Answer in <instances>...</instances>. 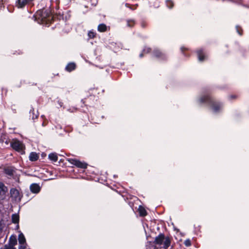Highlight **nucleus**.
Listing matches in <instances>:
<instances>
[{"label":"nucleus","mask_w":249,"mask_h":249,"mask_svg":"<svg viewBox=\"0 0 249 249\" xmlns=\"http://www.w3.org/2000/svg\"><path fill=\"white\" fill-rule=\"evenodd\" d=\"M10 194L12 197L14 198L15 200L20 201L21 196L19 194V191L16 188H12L10 190Z\"/></svg>","instance_id":"423d86ee"},{"label":"nucleus","mask_w":249,"mask_h":249,"mask_svg":"<svg viewBox=\"0 0 249 249\" xmlns=\"http://www.w3.org/2000/svg\"><path fill=\"white\" fill-rule=\"evenodd\" d=\"M150 7H153L154 8H157L160 6L158 0H148Z\"/></svg>","instance_id":"dca6fc26"},{"label":"nucleus","mask_w":249,"mask_h":249,"mask_svg":"<svg viewBox=\"0 0 249 249\" xmlns=\"http://www.w3.org/2000/svg\"><path fill=\"white\" fill-rule=\"evenodd\" d=\"M139 212L140 215L141 216H144L147 214V212L145 209L141 207V206L139 207Z\"/></svg>","instance_id":"4be33fe9"},{"label":"nucleus","mask_w":249,"mask_h":249,"mask_svg":"<svg viewBox=\"0 0 249 249\" xmlns=\"http://www.w3.org/2000/svg\"><path fill=\"white\" fill-rule=\"evenodd\" d=\"M196 53L198 60L200 62L203 61L205 59V55L203 50L202 49H199L196 51Z\"/></svg>","instance_id":"9d476101"},{"label":"nucleus","mask_w":249,"mask_h":249,"mask_svg":"<svg viewBox=\"0 0 249 249\" xmlns=\"http://www.w3.org/2000/svg\"><path fill=\"white\" fill-rule=\"evenodd\" d=\"M17 244V239L16 235H11L9 240L8 245L14 246Z\"/></svg>","instance_id":"f3484780"},{"label":"nucleus","mask_w":249,"mask_h":249,"mask_svg":"<svg viewBox=\"0 0 249 249\" xmlns=\"http://www.w3.org/2000/svg\"><path fill=\"white\" fill-rule=\"evenodd\" d=\"M164 249H167L171 245V240L169 237H165L164 240L163 242Z\"/></svg>","instance_id":"2eb2a0df"},{"label":"nucleus","mask_w":249,"mask_h":249,"mask_svg":"<svg viewBox=\"0 0 249 249\" xmlns=\"http://www.w3.org/2000/svg\"><path fill=\"white\" fill-rule=\"evenodd\" d=\"M7 191V187L3 183L0 182V196H5Z\"/></svg>","instance_id":"9b49d317"},{"label":"nucleus","mask_w":249,"mask_h":249,"mask_svg":"<svg viewBox=\"0 0 249 249\" xmlns=\"http://www.w3.org/2000/svg\"><path fill=\"white\" fill-rule=\"evenodd\" d=\"M237 97L236 95H231L229 96V98L230 99H235Z\"/></svg>","instance_id":"2f4dec72"},{"label":"nucleus","mask_w":249,"mask_h":249,"mask_svg":"<svg viewBox=\"0 0 249 249\" xmlns=\"http://www.w3.org/2000/svg\"><path fill=\"white\" fill-rule=\"evenodd\" d=\"M10 145L13 149L17 151L22 152L24 149V145L19 141H15L10 143Z\"/></svg>","instance_id":"20e7f679"},{"label":"nucleus","mask_w":249,"mask_h":249,"mask_svg":"<svg viewBox=\"0 0 249 249\" xmlns=\"http://www.w3.org/2000/svg\"><path fill=\"white\" fill-rule=\"evenodd\" d=\"M184 244L186 247H190L191 245V240L189 239L185 240Z\"/></svg>","instance_id":"a878e982"},{"label":"nucleus","mask_w":249,"mask_h":249,"mask_svg":"<svg viewBox=\"0 0 249 249\" xmlns=\"http://www.w3.org/2000/svg\"><path fill=\"white\" fill-rule=\"evenodd\" d=\"M35 20L39 24H48L51 22L53 17L50 9H42L38 10L34 16Z\"/></svg>","instance_id":"f03ea898"},{"label":"nucleus","mask_w":249,"mask_h":249,"mask_svg":"<svg viewBox=\"0 0 249 249\" xmlns=\"http://www.w3.org/2000/svg\"><path fill=\"white\" fill-rule=\"evenodd\" d=\"M50 160L53 162H56L58 160V157L56 153H51L48 156Z\"/></svg>","instance_id":"6ab92c4d"},{"label":"nucleus","mask_w":249,"mask_h":249,"mask_svg":"<svg viewBox=\"0 0 249 249\" xmlns=\"http://www.w3.org/2000/svg\"><path fill=\"white\" fill-rule=\"evenodd\" d=\"M150 51H151V48H150L149 47H145L143 49L142 52L144 53H149L150 52Z\"/></svg>","instance_id":"cd10ccee"},{"label":"nucleus","mask_w":249,"mask_h":249,"mask_svg":"<svg viewBox=\"0 0 249 249\" xmlns=\"http://www.w3.org/2000/svg\"><path fill=\"white\" fill-rule=\"evenodd\" d=\"M76 68V65L73 62H71L68 64V65L65 67V70L67 71L71 72Z\"/></svg>","instance_id":"ddd939ff"},{"label":"nucleus","mask_w":249,"mask_h":249,"mask_svg":"<svg viewBox=\"0 0 249 249\" xmlns=\"http://www.w3.org/2000/svg\"><path fill=\"white\" fill-rule=\"evenodd\" d=\"M18 240L19 244H26V239L22 232L19 231L18 236Z\"/></svg>","instance_id":"f8f14e48"},{"label":"nucleus","mask_w":249,"mask_h":249,"mask_svg":"<svg viewBox=\"0 0 249 249\" xmlns=\"http://www.w3.org/2000/svg\"><path fill=\"white\" fill-rule=\"evenodd\" d=\"M175 230H177L178 231V229H175Z\"/></svg>","instance_id":"e433bc0d"},{"label":"nucleus","mask_w":249,"mask_h":249,"mask_svg":"<svg viewBox=\"0 0 249 249\" xmlns=\"http://www.w3.org/2000/svg\"><path fill=\"white\" fill-rule=\"evenodd\" d=\"M68 162L75 166L77 168L81 169H86L87 168L88 164L85 162H82L76 159H68Z\"/></svg>","instance_id":"7ed1b4c3"},{"label":"nucleus","mask_w":249,"mask_h":249,"mask_svg":"<svg viewBox=\"0 0 249 249\" xmlns=\"http://www.w3.org/2000/svg\"><path fill=\"white\" fill-rule=\"evenodd\" d=\"M26 244H20L18 247V249H25L26 248Z\"/></svg>","instance_id":"c756f323"},{"label":"nucleus","mask_w":249,"mask_h":249,"mask_svg":"<svg viewBox=\"0 0 249 249\" xmlns=\"http://www.w3.org/2000/svg\"><path fill=\"white\" fill-rule=\"evenodd\" d=\"M95 36V33L92 31H90L88 33V36L89 38H93Z\"/></svg>","instance_id":"c85d7f7f"},{"label":"nucleus","mask_w":249,"mask_h":249,"mask_svg":"<svg viewBox=\"0 0 249 249\" xmlns=\"http://www.w3.org/2000/svg\"><path fill=\"white\" fill-rule=\"evenodd\" d=\"M223 1H224V0H222Z\"/></svg>","instance_id":"ea45409f"},{"label":"nucleus","mask_w":249,"mask_h":249,"mask_svg":"<svg viewBox=\"0 0 249 249\" xmlns=\"http://www.w3.org/2000/svg\"><path fill=\"white\" fill-rule=\"evenodd\" d=\"M143 53H144L143 52L142 53H140V55H139L140 57L142 58L143 56Z\"/></svg>","instance_id":"f704fd0d"},{"label":"nucleus","mask_w":249,"mask_h":249,"mask_svg":"<svg viewBox=\"0 0 249 249\" xmlns=\"http://www.w3.org/2000/svg\"><path fill=\"white\" fill-rule=\"evenodd\" d=\"M12 222L15 224H18L19 222V215L18 214L14 213L12 215Z\"/></svg>","instance_id":"412c9836"},{"label":"nucleus","mask_w":249,"mask_h":249,"mask_svg":"<svg viewBox=\"0 0 249 249\" xmlns=\"http://www.w3.org/2000/svg\"><path fill=\"white\" fill-rule=\"evenodd\" d=\"M165 236L163 233H160L158 236H156L155 239L154 243L156 244L161 245L162 244L164 240Z\"/></svg>","instance_id":"1a4fd4ad"},{"label":"nucleus","mask_w":249,"mask_h":249,"mask_svg":"<svg viewBox=\"0 0 249 249\" xmlns=\"http://www.w3.org/2000/svg\"><path fill=\"white\" fill-rule=\"evenodd\" d=\"M29 114L30 117H31L33 120H35L36 119L39 115L38 111H36V114L35 113V109L32 107H31V109L30 110Z\"/></svg>","instance_id":"4468645a"},{"label":"nucleus","mask_w":249,"mask_h":249,"mask_svg":"<svg viewBox=\"0 0 249 249\" xmlns=\"http://www.w3.org/2000/svg\"><path fill=\"white\" fill-rule=\"evenodd\" d=\"M33 0H17L16 1V6L18 8H22L25 7L26 5L29 4Z\"/></svg>","instance_id":"0eeeda50"},{"label":"nucleus","mask_w":249,"mask_h":249,"mask_svg":"<svg viewBox=\"0 0 249 249\" xmlns=\"http://www.w3.org/2000/svg\"><path fill=\"white\" fill-rule=\"evenodd\" d=\"M5 143L7 144V143H8V142H7V141H6V142H5Z\"/></svg>","instance_id":"4c0bfd02"},{"label":"nucleus","mask_w":249,"mask_h":249,"mask_svg":"<svg viewBox=\"0 0 249 249\" xmlns=\"http://www.w3.org/2000/svg\"><path fill=\"white\" fill-rule=\"evenodd\" d=\"M4 172L8 176H12L13 175V170L12 169H5Z\"/></svg>","instance_id":"b1692460"},{"label":"nucleus","mask_w":249,"mask_h":249,"mask_svg":"<svg viewBox=\"0 0 249 249\" xmlns=\"http://www.w3.org/2000/svg\"><path fill=\"white\" fill-rule=\"evenodd\" d=\"M196 102L199 105L209 107L212 112L218 114L222 112L223 104L211 96L209 91H204L196 98Z\"/></svg>","instance_id":"f257e3e1"},{"label":"nucleus","mask_w":249,"mask_h":249,"mask_svg":"<svg viewBox=\"0 0 249 249\" xmlns=\"http://www.w3.org/2000/svg\"><path fill=\"white\" fill-rule=\"evenodd\" d=\"M19 228V225L18 224L17 226V228L18 229Z\"/></svg>","instance_id":"c9c22d12"},{"label":"nucleus","mask_w":249,"mask_h":249,"mask_svg":"<svg viewBox=\"0 0 249 249\" xmlns=\"http://www.w3.org/2000/svg\"><path fill=\"white\" fill-rule=\"evenodd\" d=\"M29 160L32 161H35L38 159V156L36 152H31L30 154Z\"/></svg>","instance_id":"a211bd4d"},{"label":"nucleus","mask_w":249,"mask_h":249,"mask_svg":"<svg viewBox=\"0 0 249 249\" xmlns=\"http://www.w3.org/2000/svg\"><path fill=\"white\" fill-rule=\"evenodd\" d=\"M130 22H132V23H133V21H128L127 22V25L129 27H131L132 26V24H131L130 23Z\"/></svg>","instance_id":"72a5a7b5"},{"label":"nucleus","mask_w":249,"mask_h":249,"mask_svg":"<svg viewBox=\"0 0 249 249\" xmlns=\"http://www.w3.org/2000/svg\"><path fill=\"white\" fill-rule=\"evenodd\" d=\"M107 30V26L104 23L100 24L98 26V31L100 32H104L106 31Z\"/></svg>","instance_id":"aec40b11"},{"label":"nucleus","mask_w":249,"mask_h":249,"mask_svg":"<svg viewBox=\"0 0 249 249\" xmlns=\"http://www.w3.org/2000/svg\"><path fill=\"white\" fill-rule=\"evenodd\" d=\"M30 189L32 193L34 194H38L41 190V188L38 184L32 183L30 186Z\"/></svg>","instance_id":"6e6552de"},{"label":"nucleus","mask_w":249,"mask_h":249,"mask_svg":"<svg viewBox=\"0 0 249 249\" xmlns=\"http://www.w3.org/2000/svg\"><path fill=\"white\" fill-rule=\"evenodd\" d=\"M239 27L238 26H236V31L238 33V34L240 35V36H241L242 35V33L241 32V31L239 30Z\"/></svg>","instance_id":"7c9ffc66"},{"label":"nucleus","mask_w":249,"mask_h":249,"mask_svg":"<svg viewBox=\"0 0 249 249\" xmlns=\"http://www.w3.org/2000/svg\"><path fill=\"white\" fill-rule=\"evenodd\" d=\"M153 54L154 56L160 60H164L166 58V54L158 48H155L153 50Z\"/></svg>","instance_id":"39448f33"},{"label":"nucleus","mask_w":249,"mask_h":249,"mask_svg":"<svg viewBox=\"0 0 249 249\" xmlns=\"http://www.w3.org/2000/svg\"><path fill=\"white\" fill-rule=\"evenodd\" d=\"M0 249H3L2 248H0Z\"/></svg>","instance_id":"58836bf2"},{"label":"nucleus","mask_w":249,"mask_h":249,"mask_svg":"<svg viewBox=\"0 0 249 249\" xmlns=\"http://www.w3.org/2000/svg\"><path fill=\"white\" fill-rule=\"evenodd\" d=\"M4 249H16V248L13 246H11L8 244H5L4 245Z\"/></svg>","instance_id":"bb28decb"},{"label":"nucleus","mask_w":249,"mask_h":249,"mask_svg":"<svg viewBox=\"0 0 249 249\" xmlns=\"http://www.w3.org/2000/svg\"><path fill=\"white\" fill-rule=\"evenodd\" d=\"M166 4L167 7L169 9H172L174 6V2L171 0H166Z\"/></svg>","instance_id":"5701e85b"},{"label":"nucleus","mask_w":249,"mask_h":249,"mask_svg":"<svg viewBox=\"0 0 249 249\" xmlns=\"http://www.w3.org/2000/svg\"><path fill=\"white\" fill-rule=\"evenodd\" d=\"M57 103H58V105H59L60 107H63V103L61 101L58 100L57 101Z\"/></svg>","instance_id":"473e14b6"},{"label":"nucleus","mask_w":249,"mask_h":249,"mask_svg":"<svg viewBox=\"0 0 249 249\" xmlns=\"http://www.w3.org/2000/svg\"><path fill=\"white\" fill-rule=\"evenodd\" d=\"M187 50H188V49L185 48V47H181L180 48V50H181V51L182 52V54L184 56H188V55L187 54L185 53V52H184L185 51H187Z\"/></svg>","instance_id":"393cba45"}]
</instances>
